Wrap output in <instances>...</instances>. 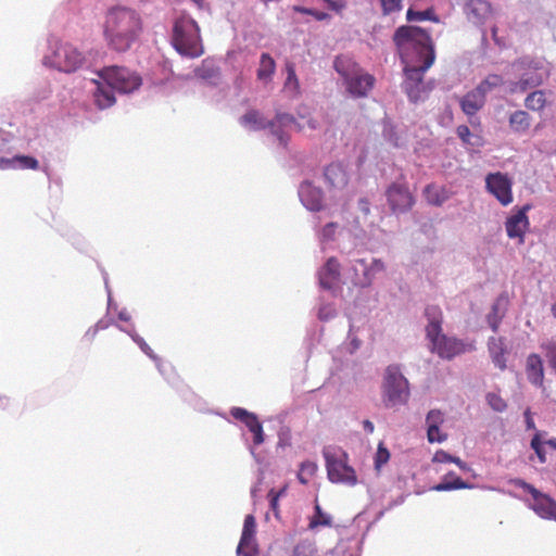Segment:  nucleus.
I'll return each instance as SVG.
<instances>
[{"mask_svg": "<svg viewBox=\"0 0 556 556\" xmlns=\"http://www.w3.org/2000/svg\"><path fill=\"white\" fill-rule=\"evenodd\" d=\"M427 438L430 443H442L447 439V434L440 430V426H430L427 428Z\"/></svg>", "mask_w": 556, "mask_h": 556, "instance_id": "79ce46f5", "label": "nucleus"}, {"mask_svg": "<svg viewBox=\"0 0 556 556\" xmlns=\"http://www.w3.org/2000/svg\"><path fill=\"white\" fill-rule=\"evenodd\" d=\"M488 351L495 367H497L500 370H505L507 367L506 357L508 355L506 340L502 337L489 338Z\"/></svg>", "mask_w": 556, "mask_h": 556, "instance_id": "6ab92c4d", "label": "nucleus"}, {"mask_svg": "<svg viewBox=\"0 0 556 556\" xmlns=\"http://www.w3.org/2000/svg\"><path fill=\"white\" fill-rule=\"evenodd\" d=\"M292 556H318V554L314 543L303 541L294 546Z\"/></svg>", "mask_w": 556, "mask_h": 556, "instance_id": "ea45409f", "label": "nucleus"}, {"mask_svg": "<svg viewBox=\"0 0 556 556\" xmlns=\"http://www.w3.org/2000/svg\"><path fill=\"white\" fill-rule=\"evenodd\" d=\"M452 463L457 465L462 470H468V466L465 462H463L459 457H453Z\"/></svg>", "mask_w": 556, "mask_h": 556, "instance_id": "052dcab7", "label": "nucleus"}, {"mask_svg": "<svg viewBox=\"0 0 556 556\" xmlns=\"http://www.w3.org/2000/svg\"><path fill=\"white\" fill-rule=\"evenodd\" d=\"M323 455L326 460L327 475L333 483L355 485L357 476L355 470L348 465V455L341 450L325 448Z\"/></svg>", "mask_w": 556, "mask_h": 556, "instance_id": "6e6552de", "label": "nucleus"}, {"mask_svg": "<svg viewBox=\"0 0 556 556\" xmlns=\"http://www.w3.org/2000/svg\"><path fill=\"white\" fill-rule=\"evenodd\" d=\"M14 163H18V166L21 168H27L33 170H37L39 168V162L35 157L28 155H15L13 159L1 157L0 168L5 169L9 167H13Z\"/></svg>", "mask_w": 556, "mask_h": 556, "instance_id": "c756f323", "label": "nucleus"}, {"mask_svg": "<svg viewBox=\"0 0 556 556\" xmlns=\"http://www.w3.org/2000/svg\"><path fill=\"white\" fill-rule=\"evenodd\" d=\"M525 415H526V422H527V427H528L529 429H533V428H534V421H533V419H532V417H531V415H530V412H529V410H527V412L525 413Z\"/></svg>", "mask_w": 556, "mask_h": 556, "instance_id": "e2e57ef3", "label": "nucleus"}, {"mask_svg": "<svg viewBox=\"0 0 556 556\" xmlns=\"http://www.w3.org/2000/svg\"><path fill=\"white\" fill-rule=\"evenodd\" d=\"M544 349L549 365L556 370V341L548 342Z\"/></svg>", "mask_w": 556, "mask_h": 556, "instance_id": "603ef678", "label": "nucleus"}, {"mask_svg": "<svg viewBox=\"0 0 556 556\" xmlns=\"http://www.w3.org/2000/svg\"><path fill=\"white\" fill-rule=\"evenodd\" d=\"M143 21L135 9L115 5L110 8L102 24L104 41L110 50L126 52L139 40Z\"/></svg>", "mask_w": 556, "mask_h": 556, "instance_id": "f257e3e1", "label": "nucleus"}, {"mask_svg": "<svg viewBox=\"0 0 556 556\" xmlns=\"http://www.w3.org/2000/svg\"><path fill=\"white\" fill-rule=\"evenodd\" d=\"M338 228L337 223H328L323 227L319 233V238L323 242L325 241H331L334 239L336 230Z\"/></svg>", "mask_w": 556, "mask_h": 556, "instance_id": "49530a36", "label": "nucleus"}, {"mask_svg": "<svg viewBox=\"0 0 556 556\" xmlns=\"http://www.w3.org/2000/svg\"><path fill=\"white\" fill-rule=\"evenodd\" d=\"M293 10L296 11V12H300V13L309 14V15L314 16L318 21H323V20H326L328 17L327 13L315 11L313 9H306V8H303V7H294Z\"/></svg>", "mask_w": 556, "mask_h": 556, "instance_id": "5fc2aeb1", "label": "nucleus"}, {"mask_svg": "<svg viewBox=\"0 0 556 556\" xmlns=\"http://www.w3.org/2000/svg\"><path fill=\"white\" fill-rule=\"evenodd\" d=\"M334 68L344 79L348 92L354 98H364L370 92L375 85V77L366 73L351 58L345 55L337 56Z\"/></svg>", "mask_w": 556, "mask_h": 556, "instance_id": "20e7f679", "label": "nucleus"}, {"mask_svg": "<svg viewBox=\"0 0 556 556\" xmlns=\"http://www.w3.org/2000/svg\"><path fill=\"white\" fill-rule=\"evenodd\" d=\"M317 465L314 462L306 460L303 462L300 466V470L298 472V479L302 484H307L309 480L315 476L317 472Z\"/></svg>", "mask_w": 556, "mask_h": 556, "instance_id": "e433bc0d", "label": "nucleus"}, {"mask_svg": "<svg viewBox=\"0 0 556 556\" xmlns=\"http://www.w3.org/2000/svg\"><path fill=\"white\" fill-rule=\"evenodd\" d=\"M546 444L552 446V448L556 450V441L555 440H549V441L546 442Z\"/></svg>", "mask_w": 556, "mask_h": 556, "instance_id": "69168bd1", "label": "nucleus"}, {"mask_svg": "<svg viewBox=\"0 0 556 556\" xmlns=\"http://www.w3.org/2000/svg\"><path fill=\"white\" fill-rule=\"evenodd\" d=\"M237 552L240 556H257L258 547L255 536H241Z\"/></svg>", "mask_w": 556, "mask_h": 556, "instance_id": "f704fd0d", "label": "nucleus"}, {"mask_svg": "<svg viewBox=\"0 0 556 556\" xmlns=\"http://www.w3.org/2000/svg\"><path fill=\"white\" fill-rule=\"evenodd\" d=\"M450 192L446 188L435 184H429L424 189V197L426 201L433 206H441L450 199Z\"/></svg>", "mask_w": 556, "mask_h": 556, "instance_id": "bb28decb", "label": "nucleus"}, {"mask_svg": "<svg viewBox=\"0 0 556 556\" xmlns=\"http://www.w3.org/2000/svg\"><path fill=\"white\" fill-rule=\"evenodd\" d=\"M526 372L531 383L542 386L544 379L543 362L538 354H530L528 356Z\"/></svg>", "mask_w": 556, "mask_h": 556, "instance_id": "a878e982", "label": "nucleus"}, {"mask_svg": "<svg viewBox=\"0 0 556 556\" xmlns=\"http://www.w3.org/2000/svg\"><path fill=\"white\" fill-rule=\"evenodd\" d=\"M230 415L243 422L245 427L253 433V443L261 445L264 442L263 426L254 413L248 412L242 407H232Z\"/></svg>", "mask_w": 556, "mask_h": 556, "instance_id": "f3484780", "label": "nucleus"}, {"mask_svg": "<svg viewBox=\"0 0 556 556\" xmlns=\"http://www.w3.org/2000/svg\"><path fill=\"white\" fill-rule=\"evenodd\" d=\"M453 457L447 452L439 450L434 453L432 460L434 463H452Z\"/></svg>", "mask_w": 556, "mask_h": 556, "instance_id": "6e6d98bb", "label": "nucleus"}, {"mask_svg": "<svg viewBox=\"0 0 556 556\" xmlns=\"http://www.w3.org/2000/svg\"><path fill=\"white\" fill-rule=\"evenodd\" d=\"M256 522L253 515H247L244 518L243 529L241 536H255Z\"/></svg>", "mask_w": 556, "mask_h": 556, "instance_id": "a18cd8bd", "label": "nucleus"}, {"mask_svg": "<svg viewBox=\"0 0 556 556\" xmlns=\"http://www.w3.org/2000/svg\"><path fill=\"white\" fill-rule=\"evenodd\" d=\"M324 176L328 186L333 189H343L349 182L348 174L339 163L328 165L325 168Z\"/></svg>", "mask_w": 556, "mask_h": 556, "instance_id": "412c9836", "label": "nucleus"}, {"mask_svg": "<svg viewBox=\"0 0 556 556\" xmlns=\"http://www.w3.org/2000/svg\"><path fill=\"white\" fill-rule=\"evenodd\" d=\"M427 428L434 425L441 426L444 422V415L440 409H431L426 417Z\"/></svg>", "mask_w": 556, "mask_h": 556, "instance_id": "de8ad7c7", "label": "nucleus"}, {"mask_svg": "<svg viewBox=\"0 0 556 556\" xmlns=\"http://www.w3.org/2000/svg\"><path fill=\"white\" fill-rule=\"evenodd\" d=\"M172 45L179 54L191 59L199 58L204 53L200 27L192 17L181 15L175 20Z\"/></svg>", "mask_w": 556, "mask_h": 556, "instance_id": "7ed1b4c3", "label": "nucleus"}, {"mask_svg": "<svg viewBox=\"0 0 556 556\" xmlns=\"http://www.w3.org/2000/svg\"><path fill=\"white\" fill-rule=\"evenodd\" d=\"M386 197L393 213L407 212L415 204V198L404 182L391 184L386 191Z\"/></svg>", "mask_w": 556, "mask_h": 556, "instance_id": "ddd939ff", "label": "nucleus"}, {"mask_svg": "<svg viewBox=\"0 0 556 556\" xmlns=\"http://www.w3.org/2000/svg\"><path fill=\"white\" fill-rule=\"evenodd\" d=\"M531 447L535 451L541 463L545 462V452L543 450V442L541 441V434L535 433L531 440Z\"/></svg>", "mask_w": 556, "mask_h": 556, "instance_id": "8fccbe9b", "label": "nucleus"}, {"mask_svg": "<svg viewBox=\"0 0 556 556\" xmlns=\"http://www.w3.org/2000/svg\"><path fill=\"white\" fill-rule=\"evenodd\" d=\"M340 277V263L336 257L327 260L319 271V283L325 289H330Z\"/></svg>", "mask_w": 556, "mask_h": 556, "instance_id": "5701e85b", "label": "nucleus"}, {"mask_svg": "<svg viewBox=\"0 0 556 556\" xmlns=\"http://www.w3.org/2000/svg\"><path fill=\"white\" fill-rule=\"evenodd\" d=\"M353 263L355 270L354 283L362 287L370 286L375 275L386 268L384 263L378 258L372 260L370 265L363 258L354 260Z\"/></svg>", "mask_w": 556, "mask_h": 556, "instance_id": "dca6fc26", "label": "nucleus"}, {"mask_svg": "<svg viewBox=\"0 0 556 556\" xmlns=\"http://www.w3.org/2000/svg\"><path fill=\"white\" fill-rule=\"evenodd\" d=\"M384 15L399 12L402 9V0H380Z\"/></svg>", "mask_w": 556, "mask_h": 556, "instance_id": "09e8293b", "label": "nucleus"}, {"mask_svg": "<svg viewBox=\"0 0 556 556\" xmlns=\"http://www.w3.org/2000/svg\"><path fill=\"white\" fill-rule=\"evenodd\" d=\"M464 12L475 22L485 20L492 12L491 3L488 0H467Z\"/></svg>", "mask_w": 556, "mask_h": 556, "instance_id": "4be33fe9", "label": "nucleus"}, {"mask_svg": "<svg viewBox=\"0 0 556 556\" xmlns=\"http://www.w3.org/2000/svg\"><path fill=\"white\" fill-rule=\"evenodd\" d=\"M286 491H287V486H283L279 491H275L274 489H271L268 492L267 496H268V500H269V506H270V508L274 511L276 517H278V514H279L278 501L286 493Z\"/></svg>", "mask_w": 556, "mask_h": 556, "instance_id": "37998d69", "label": "nucleus"}, {"mask_svg": "<svg viewBox=\"0 0 556 556\" xmlns=\"http://www.w3.org/2000/svg\"><path fill=\"white\" fill-rule=\"evenodd\" d=\"M552 313L556 317V303L552 306Z\"/></svg>", "mask_w": 556, "mask_h": 556, "instance_id": "338daca9", "label": "nucleus"}, {"mask_svg": "<svg viewBox=\"0 0 556 556\" xmlns=\"http://www.w3.org/2000/svg\"><path fill=\"white\" fill-rule=\"evenodd\" d=\"M100 77L114 90L122 93L132 92L141 86V78L125 67H104L100 73Z\"/></svg>", "mask_w": 556, "mask_h": 556, "instance_id": "9d476101", "label": "nucleus"}, {"mask_svg": "<svg viewBox=\"0 0 556 556\" xmlns=\"http://www.w3.org/2000/svg\"><path fill=\"white\" fill-rule=\"evenodd\" d=\"M299 197L303 205L309 211H320L323 208L324 194L320 188L305 181L301 184Z\"/></svg>", "mask_w": 556, "mask_h": 556, "instance_id": "a211bd4d", "label": "nucleus"}, {"mask_svg": "<svg viewBox=\"0 0 556 556\" xmlns=\"http://www.w3.org/2000/svg\"><path fill=\"white\" fill-rule=\"evenodd\" d=\"M503 299L498 298L493 303L491 307V312L486 316V321L490 326V328L493 330V332H497L501 321L503 317L505 316V309L502 308Z\"/></svg>", "mask_w": 556, "mask_h": 556, "instance_id": "2f4dec72", "label": "nucleus"}, {"mask_svg": "<svg viewBox=\"0 0 556 556\" xmlns=\"http://www.w3.org/2000/svg\"><path fill=\"white\" fill-rule=\"evenodd\" d=\"M240 122L243 126L253 130H261L269 127L271 134L278 138L280 144L282 146L287 144V139L285 138L282 128L298 131L304 128V126L298 123L295 118L290 114H278L275 121L266 122L261 113L256 110L248 111L241 117Z\"/></svg>", "mask_w": 556, "mask_h": 556, "instance_id": "423d86ee", "label": "nucleus"}, {"mask_svg": "<svg viewBox=\"0 0 556 556\" xmlns=\"http://www.w3.org/2000/svg\"><path fill=\"white\" fill-rule=\"evenodd\" d=\"M516 486H519L531 494L533 498V503L531 504V509L543 519H549L556 521V501L553 500L549 495L540 492L532 484L521 480L516 479L514 481Z\"/></svg>", "mask_w": 556, "mask_h": 556, "instance_id": "9b49d317", "label": "nucleus"}, {"mask_svg": "<svg viewBox=\"0 0 556 556\" xmlns=\"http://www.w3.org/2000/svg\"><path fill=\"white\" fill-rule=\"evenodd\" d=\"M504 84L502 76L492 74L489 75L485 79H483L477 88L484 94Z\"/></svg>", "mask_w": 556, "mask_h": 556, "instance_id": "4c0bfd02", "label": "nucleus"}, {"mask_svg": "<svg viewBox=\"0 0 556 556\" xmlns=\"http://www.w3.org/2000/svg\"><path fill=\"white\" fill-rule=\"evenodd\" d=\"M390 459V452L383 445V443H379L376 457H375V466L379 469L382 465L387 464Z\"/></svg>", "mask_w": 556, "mask_h": 556, "instance_id": "c03bdc74", "label": "nucleus"}, {"mask_svg": "<svg viewBox=\"0 0 556 556\" xmlns=\"http://www.w3.org/2000/svg\"><path fill=\"white\" fill-rule=\"evenodd\" d=\"M329 9L340 13L342 10L346 7L345 2L342 0H330V2L327 3Z\"/></svg>", "mask_w": 556, "mask_h": 556, "instance_id": "13d9d810", "label": "nucleus"}, {"mask_svg": "<svg viewBox=\"0 0 556 556\" xmlns=\"http://www.w3.org/2000/svg\"><path fill=\"white\" fill-rule=\"evenodd\" d=\"M410 392L407 379L402 375L400 368L391 365L386 369L382 384V397L387 407L394 408L405 405L408 402Z\"/></svg>", "mask_w": 556, "mask_h": 556, "instance_id": "0eeeda50", "label": "nucleus"}, {"mask_svg": "<svg viewBox=\"0 0 556 556\" xmlns=\"http://www.w3.org/2000/svg\"><path fill=\"white\" fill-rule=\"evenodd\" d=\"M364 429L368 433H372L375 430L374 424L370 420H365L363 422Z\"/></svg>", "mask_w": 556, "mask_h": 556, "instance_id": "680f3d73", "label": "nucleus"}, {"mask_svg": "<svg viewBox=\"0 0 556 556\" xmlns=\"http://www.w3.org/2000/svg\"><path fill=\"white\" fill-rule=\"evenodd\" d=\"M435 55L432 53L419 63H403V72L405 75L404 88L410 101L417 102L424 98L426 87L424 85L425 73L434 63Z\"/></svg>", "mask_w": 556, "mask_h": 556, "instance_id": "1a4fd4ad", "label": "nucleus"}, {"mask_svg": "<svg viewBox=\"0 0 556 556\" xmlns=\"http://www.w3.org/2000/svg\"><path fill=\"white\" fill-rule=\"evenodd\" d=\"M86 58L81 51L70 42L56 41L45 55L43 64L63 73H74L84 66Z\"/></svg>", "mask_w": 556, "mask_h": 556, "instance_id": "39448f33", "label": "nucleus"}, {"mask_svg": "<svg viewBox=\"0 0 556 556\" xmlns=\"http://www.w3.org/2000/svg\"><path fill=\"white\" fill-rule=\"evenodd\" d=\"M542 84V79L538 76L521 78L520 80L513 84L510 91L511 92H525L529 88L536 87Z\"/></svg>", "mask_w": 556, "mask_h": 556, "instance_id": "58836bf2", "label": "nucleus"}, {"mask_svg": "<svg viewBox=\"0 0 556 556\" xmlns=\"http://www.w3.org/2000/svg\"><path fill=\"white\" fill-rule=\"evenodd\" d=\"M525 105L531 111H541L546 105V96L543 90H535L527 96Z\"/></svg>", "mask_w": 556, "mask_h": 556, "instance_id": "72a5a7b5", "label": "nucleus"}, {"mask_svg": "<svg viewBox=\"0 0 556 556\" xmlns=\"http://www.w3.org/2000/svg\"><path fill=\"white\" fill-rule=\"evenodd\" d=\"M488 191L493 194L498 202L506 206L513 202L511 179L500 172L491 173L485 178Z\"/></svg>", "mask_w": 556, "mask_h": 556, "instance_id": "4468645a", "label": "nucleus"}, {"mask_svg": "<svg viewBox=\"0 0 556 556\" xmlns=\"http://www.w3.org/2000/svg\"><path fill=\"white\" fill-rule=\"evenodd\" d=\"M486 401L491 408L495 412L502 413L507 408V403L505 400L496 393H488Z\"/></svg>", "mask_w": 556, "mask_h": 556, "instance_id": "a19ab883", "label": "nucleus"}, {"mask_svg": "<svg viewBox=\"0 0 556 556\" xmlns=\"http://www.w3.org/2000/svg\"><path fill=\"white\" fill-rule=\"evenodd\" d=\"M531 208V205L526 204L515 214L510 215L505 223L507 236L510 239H517L519 244L525 242V233L530 226L527 212Z\"/></svg>", "mask_w": 556, "mask_h": 556, "instance_id": "2eb2a0df", "label": "nucleus"}, {"mask_svg": "<svg viewBox=\"0 0 556 556\" xmlns=\"http://www.w3.org/2000/svg\"><path fill=\"white\" fill-rule=\"evenodd\" d=\"M509 126L516 134H526L531 126V116L526 111H515L509 116Z\"/></svg>", "mask_w": 556, "mask_h": 556, "instance_id": "c85d7f7f", "label": "nucleus"}, {"mask_svg": "<svg viewBox=\"0 0 556 556\" xmlns=\"http://www.w3.org/2000/svg\"><path fill=\"white\" fill-rule=\"evenodd\" d=\"M456 134H457L458 138L463 141L464 144H467V146L475 144L473 142H471L472 135H471L468 126H466V125L457 126Z\"/></svg>", "mask_w": 556, "mask_h": 556, "instance_id": "3c124183", "label": "nucleus"}, {"mask_svg": "<svg viewBox=\"0 0 556 556\" xmlns=\"http://www.w3.org/2000/svg\"><path fill=\"white\" fill-rule=\"evenodd\" d=\"M276 71V62L268 53H262L260 66L257 68V79L267 83L271 79Z\"/></svg>", "mask_w": 556, "mask_h": 556, "instance_id": "7c9ffc66", "label": "nucleus"}, {"mask_svg": "<svg viewBox=\"0 0 556 556\" xmlns=\"http://www.w3.org/2000/svg\"><path fill=\"white\" fill-rule=\"evenodd\" d=\"M97 87L93 91L94 104L100 110L111 108L116 99L114 96V89L108 83H96Z\"/></svg>", "mask_w": 556, "mask_h": 556, "instance_id": "b1692460", "label": "nucleus"}, {"mask_svg": "<svg viewBox=\"0 0 556 556\" xmlns=\"http://www.w3.org/2000/svg\"><path fill=\"white\" fill-rule=\"evenodd\" d=\"M307 126H308L311 129H315V128H316V123H315L313 119H308V121H307Z\"/></svg>", "mask_w": 556, "mask_h": 556, "instance_id": "0e129e2a", "label": "nucleus"}, {"mask_svg": "<svg viewBox=\"0 0 556 556\" xmlns=\"http://www.w3.org/2000/svg\"><path fill=\"white\" fill-rule=\"evenodd\" d=\"M358 207L359 210L365 214V215H368L369 212H370V208H369V202L367 199L363 198V199H359L358 201Z\"/></svg>", "mask_w": 556, "mask_h": 556, "instance_id": "bf43d9fd", "label": "nucleus"}, {"mask_svg": "<svg viewBox=\"0 0 556 556\" xmlns=\"http://www.w3.org/2000/svg\"><path fill=\"white\" fill-rule=\"evenodd\" d=\"M406 18L409 22L414 21H432L439 23L440 18L435 14L433 9H428L425 11H415L413 9H408L406 13Z\"/></svg>", "mask_w": 556, "mask_h": 556, "instance_id": "c9c22d12", "label": "nucleus"}, {"mask_svg": "<svg viewBox=\"0 0 556 556\" xmlns=\"http://www.w3.org/2000/svg\"><path fill=\"white\" fill-rule=\"evenodd\" d=\"M425 315L428 319L426 327L427 337H435L442 332L443 315L438 305H428L425 309Z\"/></svg>", "mask_w": 556, "mask_h": 556, "instance_id": "393cba45", "label": "nucleus"}, {"mask_svg": "<svg viewBox=\"0 0 556 556\" xmlns=\"http://www.w3.org/2000/svg\"><path fill=\"white\" fill-rule=\"evenodd\" d=\"M132 338H134L135 342L140 346L142 352H144L149 357L154 358L153 351L151 350V348L146 343V341L142 338H140L138 336H135Z\"/></svg>", "mask_w": 556, "mask_h": 556, "instance_id": "4d7b16f0", "label": "nucleus"}, {"mask_svg": "<svg viewBox=\"0 0 556 556\" xmlns=\"http://www.w3.org/2000/svg\"><path fill=\"white\" fill-rule=\"evenodd\" d=\"M98 327H99V325H97V327L92 330V337H94V334L97 333Z\"/></svg>", "mask_w": 556, "mask_h": 556, "instance_id": "774afa93", "label": "nucleus"}, {"mask_svg": "<svg viewBox=\"0 0 556 556\" xmlns=\"http://www.w3.org/2000/svg\"><path fill=\"white\" fill-rule=\"evenodd\" d=\"M315 513L313 517L309 520L308 528L309 529H316L318 527H331L332 526V519L331 516L325 513L318 502H315Z\"/></svg>", "mask_w": 556, "mask_h": 556, "instance_id": "473e14b6", "label": "nucleus"}, {"mask_svg": "<svg viewBox=\"0 0 556 556\" xmlns=\"http://www.w3.org/2000/svg\"><path fill=\"white\" fill-rule=\"evenodd\" d=\"M485 104V96L476 87L459 99L462 111L467 116H473Z\"/></svg>", "mask_w": 556, "mask_h": 556, "instance_id": "aec40b11", "label": "nucleus"}, {"mask_svg": "<svg viewBox=\"0 0 556 556\" xmlns=\"http://www.w3.org/2000/svg\"><path fill=\"white\" fill-rule=\"evenodd\" d=\"M287 73H288V76H287V80H286V86L288 87V86L293 85L294 89H299V80H298L293 64H291V63L287 64Z\"/></svg>", "mask_w": 556, "mask_h": 556, "instance_id": "864d4df0", "label": "nucleus"}, {"mask_svg": "<svg viewBox=\"0 0 556 556\" xmlns=\"http://www.w3.org/2000/svg\"><path fill=\"white\" fill-rule=\"evenodd\" d=\"M432 345V350L438 353V355L442 358L451 359L466 351H471L475 349L472 344H465L463 341L448 338L442 332L437 334L435 337H427Z\"/></svg>", "mask_w": 556, "mask_h": 556, "instance_id": "f8f14e48", "label": "nucleus"}, {"mask_svg": "<svg viewBox=\"0 0 556 556\" xmlns=\"http://www.w3.org/2000/svg\"><path fill=\"white\" fill-rule=\"evenodd\" d=\"M393 42L402 63H419L431 53L435 55L430 34L418 26H400L393 35Z\"/></svg>", "mask_w": 556, "mask_h": 556, "instance_id": "f03ea898", "label": "nucleus"}, {"mask_svg": "<svg viewBox=\"0 0 556 556\" xmlns=\"http://www.w3.org/2000/svg\"><path fill=\"white\" fill-rule=\"evenodd\" d=\"M470 484L465 482L462 478L457 477L455 472L451 471L445 475L442 482L432 486V490L438 492L451 491V490H460V489H469Z\"/></svg>", "mask_w": 556, "mask_h": 556, "instance_id": "cd10ccee", "label": "nucleus"}]
</instances>
